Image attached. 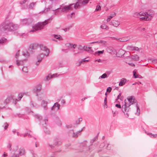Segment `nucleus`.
<instances>
[{
  "label": "nucleus",
  "mask_w": 157,
  "mask_h": 157,
  "mask_svg": "<svg viewBox=\"0 0 157 157\" xmlns=\"http://www.w3.org/2000/svg\"><path fill=\"white\" fill-rule=\"evenodd\" d=\"M19 26L12 22L9 21H5L0 25V31L12 32L17 30Z\"/></svg>",
  "instance_id": "f257e3e1"
},
{
  "label": "nucleus",
  "mask_w": 157,
  "mask_h": 157,
  "mask_svg": "<svg viewBox=\"0 0 157 157\" xmlns=\"http://www.w3.org/2000/svg\"><path fill=\"white\" fill-rule=\"evenodd\" d=\"M78 2H77L74 5L73 4H71L69 6H65L62 8H58L56 10L59 9L61 10V11L66 12L69 10H72L73 7L75 9H76L80 8L81 6L87 3L89 0H78Z\"/></svg>",
  "instance_id": "f03ea898"
},
{
  "label": "nucleus",
  "mask_w": 157,
  "mask_h": 157,
  "mask_svg": "<svg viewBox=\"0 0 157 157\" xmlns=\"http://www.w3.org/2000/svg\"><path fill=\"white\" fill-rule=\"evenodd\" d=\"M40 48L41 51L37 56V60L34 62V64L36 65H38L39 64L45 56H48L50 52L49 49L44 46H40Z\"/></svg>",
  "instance_id": "7ed1b4c3"
},
{
  "label": "nucleus",
  "mask_w": 157,
  "mask_h": 157,
  "mask_svg": "<svg viewBox=\"0 0 157 157\" xmlns=\"http://www.w3.org/2000/svg\"><path fill=\"white\" fill-rule=\"evenodd\" d=\"M52 20V18H50L45 20L44 21L38 22L33 26V29L31 30L29 32H34L43 29L44 26Z\"/></svg>",
  "instance_id": "20e7f679"
},
{
  "label": "nucleus",
  "mask_w": 157,
  "mask_h": 157,
  "mask_svg": "<svg viewBox=\"0 0 157 157\" xmlns=\"http://www.w3.org/2000/svg\"><path fill=\"white\" fill-rule=\"evenodd\" d=\"M135 99L132 97H130L129 98H127V100H125L124 104L122 106V110L123 112H125L127 109L129 110V107L134 102Z\"/></svg>",
  "instance_id": "39448f33"
},
{
  "label": "nucleus",
  "mask_w": 157,
  "mask_h": 157,
  "mask_svg": "<svg viewBox=\"0 0 157 157\" xmlns=\"http://www.w3.org/2000/svg\"><path fill=\"white\" fill-rule=\"evenodd\" d=\"M31 23L30 19H24L20 20V25L23 26L28 25Z\"/></svg>",
  "instance_id": "423d86ee"
},
{
  "label": "nucleus",
  "mask_w": 157,
  "mask_h": 157,
  "mask_svg": "<svg viewBox=\"0 0 157 157\" xmlns=\"http://www.w3.org/2000/svg\"><path fill=\"white\" fill-rule=\"evenodd\" d=\"M106 52L111 54H114L116 53V51L115 49L111 47H107L106 49Z\"/></svg>",
  "instance_id": "0eeeda50"
},
{
  "label": "nucleus",
  "mask_w": 157,
  "mask_h": 157,
  "mask_svg": "<svg viewBox=\"0 0 157 157\" xmlns=\"http://www.w3.org/2000/svg\"><path fill=\"white\" fill-rule=\"evenodd\" d=\"M19 153L16 155L14 154L12 157H19L20 155H24L25 153V150L23 148H20L19 150Z\"/></svg>",
  "instance_id": "6e6552de"
},
{
  "label": "nucleus",
  "mask_w": 157,
  "mask_h": 157,
  "mask_svg": "<svg viewBox=\"0 0 157 157\" xmlns=\"http://www.w3.org/2000/svg\"><path fill=\"white\" fill-rule=\"evenodd\" d=\"M110 24L115 27H117L120 25V22L117 20H113L110 22Z\"/></svg>",
  "instance_id": "1a4fd4ad"
},
{
  "label": "nucleus",
  "mask_w": 157,
  "mask_h": 157,
  "mask_svg": "<svg viewBox=\"0 0 157 157\" xmlns=\"http://www.w3.org/2000/svg\"><path fill=\"white\" fill-rule=\"evenodd\" d=\"M13 100V96L11 95L7 98L5 100L4 103L7 104H9L11 100Z\"/></svg>",
  "instance_id": "9d476101"
},
{
  "label": "nucleus",
  "mask_w": 157,
  "mask_h": 157,
  "mask_svg": "<svg viewBox=\"0 0 157 157\" xmlns=\"http://www.w3.org/2000/svg\"><path fill=\"white\" fill-rule=\"evenodd\" d=\"M127 49L129 51H138L139 48L136 47L128 46L127 47Z\"/></svg>",
  "instance_id": "9b49d317"
},
{
  "label": "nucleus",
  "mask_w": 157,
  "mask_h": 157,
  "mask_svg": "<svg viewBox=\"0 0 157 157\" xmlns=\"http://www.w3.org/2000/svg\"><path fill=\"white\" fill-rule=\"evenodd\" d=\"M124 53L125 52L122 49L119 50L116 53L117 56L119 57H122Z\"/></svg>",
  "instance_id": "f8f14e48"
},
{
  "label": "nucleus",
  "mask_w": 157,
  "mask_h": 157,
  "mask_svg": "<svg viewBox=\"0 0 157 157\" xmlns=\"http://www.w3.org/2000/svg\"><path fill=\"white\" fill-rule=\"evenodd\" d=\"M129 57L132 60L135 61H138L139 59V56L137 55H134L131 56H129Z\"/></svg>",
  "instance_id": "ddd939ff"
},
{
  "label": "nucleus",
  "mask_w": 157,
  "mask_h": 157,
  "mask_svg": "<svg viewBox=\"0 0 157 157\" xmlns=\"http://www.w3.org/2000/svg\"><path fill=\"white\" fill-rule=\"evenodd\" d=\"M58 75H58L57 74H53L52 75H48L46 77V80H49L51 78H52L57 77Z\"/></svg>",
  "instance_id": "4468645a"
},
{
  "label": "nucleus",
  "mask_w": 157,
  "mask_h": 157,
  "mask_svg": "<svg viewBox=\"0 0 157 157\" xmlns=\"http://www.w3.org/2000/svg\"><path fill=\"white\" fill-rule=\"evenodd\" d=\"M146 15L148 16H151L150 17L151 18V19H152L153 16L154 15L155 13L152 10H148L146 13Z\"/></svg>",
  "instance_id": "2eb2a0df"
},
{
  "label": "nucleus",
  "mask_w": 157,
  "mask_h": 157,
  "mask_svg": "<svg viewBox=\"0 0 157 157\" xmlns=\"http://www.w3.org/2000/svg\"><path fill=\"white\" fill-rule=\"evenodd\" d=\"M41 90V86L39 85L37 86L33 90V91L35 93H38Z\"/></svg>",
  "instance_id": "dca6fc26"
},
{
  "label": "nucleus",
  "mask_w": 157,
  "mask_h": 157,
  "mask_svg": "<svg viewBox=\"0 0 157 157\" xmlns=\"http://www.w3.org/2000/svg\"><path fill=\"white\" fill-rule=\"evenodd\" d=\"M82 129L80 131H79L78 132H77L76 133H75L73 130L71 131L70 132V134H71L73 133V135H72V136L74 137H77L78 136V134L80 132L82 131Z\"/></svg>",
  "instance_id": "f3484780"
},
{
  "label": "nucleus",
  "mask_w": 157,
  "mask_h": 157,
  "mask_svg": "<svg viewBox=\"0 0 157 157\" xmlns=\"http://www.w3.org/2000/svg\"><path fill=\"white\" fill-rule=\"evenodd\" d=\"M126 81V79L124 78H122L120 82L119 85L120 86H122L125 84Z\"/></svg>",
  "instance_id": "a211bd4d"
},
{
  "label": "nucleus",
  "mask_w": 157,
  "mask_h": 157,
  "mask_svg": "<svg viewBox=\"0 0 157 157\" xmlns=\"http://www.w3.org/2000/svg\"><path fill=\"white\" fill-rule=\"evenodd\" d=\"M145 17H142L140 18V21L145 20V21H149L151 19V18L149 17L147 15L144 16Z\"/></svg>",
  "instance_id": "6ab92c4d"
},
{
  "label": "nucleus",
  "mask_w": 157,
  "mask_h": 157,
  "mask_svg": "<svg viewBox=\"0 0 157 157\" xmlns=\"http://www.w3.org/2000/svg\"><path fill=\"white\" fill-rule=\"evenodd\" d=\"M83 49L85 51L90 52H93V50L91 49V47H87V46H84L83 47Z\"/></svg>",
  "instance_id": "aec40b11"
},
{
  "label": "nucleus",
  "mask_w": 157,
  "mask_h": 157,
  "mask_svg": "<svg viewBox=\"0 0 157 157\" xmlns=\"http://www.w3.org/2000/svg\"><path fill=\"white\" fill-rule=\"evenodd\" d=\"M60 107V105L58 104L57 102L55 103L52 107L51 108V109L53 110L55 107H57V110H59V109Z\"/></svg>",
  "instance_id": "412c9836"
},
{
  "label": "nucleus",
  "mask_w": 157,
  "mask_h": 157,
  "mask_svg": "<svg viewBox=\"0 0 157 157\" xmlns=\"http://www.w3.org/2000/svg\"><path fill=\"white\" fill-rule=\"evenodd\" d=\"M86 58H85L84 59H82L81 61L79 62L78 63H76V65L78 66H79L83 62H88L89 60H85Z\"/></svg>",
  "instance_id": "4be33fe9"
},
{
  "label": "nucleus",
  "mask_w": 157,
  "mask_h": 157,
  "mask_svg": "<svg viewBox=\"0 0 157 157\" xmlns=\"http://www.w3.org/2000/svg\"><path fill=\"white\" fill-rule=\"evenodd\" d=\"M52 6H49L47 8H46L45 9L44 11H42L43 13H45L47 12L50 11V10L52 9Z\"/></svg>",
  "instance_id": "5701e85b"
},
{
  "label": "nucleus",
  "mask_w": 157,
  "mask_h": 157,
  "mask_svg": "<svg viewBox=\"0 0 157 157\" xmlns=\"http://www.w3.org/2000/svg\"><path fill=\"white\" fill-rule=\"evenodd\" d=\"M100 28L103 29L108 30L109 29V27L105 24H103L100 26Z\"/></svg>",
  "instance_id": "b1692460"
},
{
  "label": "nucleus",
  "mask_w": 157,
  "mask_h": 157,
  "mask_svg": "<svg viewBox=\"0 0 157 157\" xmlns=\"http://www.w3.org/2000/svg\"><path fill=\"white\" fill-rule=\"evenodd\" d=\"M106 43V42L103 41V40H100V41H96L95 42H94L92 43H91L90 44H94L95 43H101L103 44H105V43Z\"/></svg>",
  "instance_id": "393cba45"
},
{
  "label": "nucleus",
  "mask_w": 157,
  "mask_h": 157,
  "mask_svg": "<svg viewBox=\"0 0 157 157\" xmlns=\"http://www.w3.org/2000/svg\"><path fill=\"white\" fill-rule=\"evenodd\" d=\"M23 60H16V64L17 65L19 66L20 65H22L23 64Z\"/></svg>",
  "instance_id": "a878e982"
},
{
  "label": "nucleus",
  "mask_w": 157,
  "mask_h": 157,
  "mask_svg": "<svg viewBox=\"0 0 157 157\" xmlns=\"http://www.w3.org/2000/svg\"><path fill=\"white\" fill-rule=\"evenodd\" d=\"M23 54V56L25 57H28L29 56V52L27 51H24Z\"/></svg>",
  "instance_id": "bb28decb"
},
{
  "label": "nucleus",
  "mask_w": 157,
  "mask_h": 157,
  "mask_svg": "<svg viewBox=\"0 0 157 157\" xmlns=\"http://www.w3.org/2000/svg\"><path fill=\"white\" fill-rule=\"evenodd\" d=\"M54 36L57 39L60 40H63L62 37L60 35H54Z\"/></svg>",
  "instance_id": "cd10ccee"
},
{
  "label": "nucleus",
  "mask_w": 157,
  "mask_h": 157,
  "mask_svg": "<svg viewBox=\"0 0 157 157\" xmlns=\"http://www.w3.org/2000/svg\"><path fill=\"white\" fill-rule=\"evenodd\" d=\"M47 102L44 101H43L42 103V105H43V106H44V108H45V109H46L47 108Z\"/></svg>",
  "instance_id": "c85d7f7f"
},
{
  "label": "nucleus",
  "mask_w": 157,
  "mask_h": 157,
  "mask_svg": "<svg viewBox=\"0 0 157 157\" xmlns=\"http://www.w3.org/2000/svg\"><path fill=\"white\" fill-rule=\"evenodd\" d=\"M65 46L66 48L69 49H71L72 47V44L69 43L66 44Z\"/></svg>",
  "instance_id": "c756f323"
},
{
  "label": "nucleus",
  "mask_w": 157,
  "mask_h": 157,
  "mask_svg": "<svg viewBox=\"0 0 157 157\" xmlns=\"http://www.w3.org/2000/svg\"><path fill=\"white\" fill-rule=\"evenodd\" d=\"M107 77H108V76H107V75L106 73H104V74H103L102 75L100 76L99 77V79L105 78Z\"/></svg>",
  "instance_id": "7c9ffc66"
},
{
  "label": "nucleus",
  "mask_w": 157,
  "mask_h": 157,
  "mask_svg": "<svg viewBox=\"0 0 157 157\" xmlns=\"http://www.w3.org/2000/svg\"><path fill=\"white\" fill-rule=\"evenodd\" d=\"M22 70L24 73H26L28 72V69L27 67H24L22 68Z\"/></svg>",
  "instance_id": "2f4dec72"
},
{
  "label": "nucleus",
  "mask_w": 157,
  "mask_h": 157,
  "mask_svg": "<svg viewBox=\"0 0 157 157\" xmlns=\"http://www.w3.org/2000/svg\"><path fill=\"white\" fill-rule=\"evenodd\" d=\"M36 2H33L31 3L29 5V7L31 9H33L34 5L36 4Z\"/></svg>",
  "instance_id": "473e14b6"
},
{
  "label": "nucleus",
  "mask_w": 157,
  "mask_h": 157,
  "mask_svg": "<svg viewBox=\"0 0 157 157\" xmlns=\"http://www.w3.org/2000/svg\"><path fill=\"white\" fill-rule=\"evenodd\" d=\"M133 16L134 17H140L139 13L137 12L135 13H134Z\"/></svg>",
  "instance_id": "72a5a7b5"
},
{
  "label": "nucleus",
  "mask_w": 157,
  "mask_h": 157,
  "mask_svg": "<svg viewBox=\"0 0 157 157\" xmlns=\"http://www.w3.org/2000/svg\"><path fill=\"white\" fill-rule=\"evenodd\" d=\"M107 96H106V97H105V100H104V107H105L106 108L107 107Z\"/></svg>",
  "instance_id": "f704fd0d"
},
{
  "label": "nucleus",
  "mask_w": 157,
  "mask_h": 157,
  "mask_svg": "<svg viewBox=\"0 0 157 157\" xmlns=\"http://www.w3.org/2000/svg\"><path fill=\"white\" fill-rule=\"evenodd\" d=\"M6 39L4 38L0 40V44H2L5 42L6 41Z\"/></svg>",
  "instance_id": "c9c22d12"
},
{
  "label": "nucleus",
  "mask_w": 157,
  "mask_h": 157,
  "mask_svg": "<svg viewBox=\"0 0 157 157\" xmlns=\"http://www.w3.org/2000/svg\"><path fill=\"white\" fill-rule=\"evenodd\" d=\"M104 50L102 51H98L95 53V54H98V55H99L100 54H103L104 52Z\"/></svg>",
  "instance_id": "e433bc0d"
},
{
  "label": "nucleus",
  "mask_w": 157,
  "mask_h": 157,
  "mask_svg": "<svg viewBox=\"0 0 157 157\" xmlns=\"http://www.w3.org/2000/svg\"><path fill=\"white\" fill-rule=\"evenodd\" d=\"M12 144L11 143H9L7 146V147L8 148L10 151H11L12 150L11 148Z\"/></svg>",
  "instance_id": "4c0bfd02"
},
{
  "label": "nucleus",
  "mask_w": 157,
  "mask_h": 157,
  "mask_svg": "<svg viewBox=\"0 0 157 157\" xmlns=\"http://www.w3.org/2000/svg\"><path fill=\"white\" fill-rule=\"evenodd\" d=\"M148 135L150 136H151L153 137H157V134H153L152 133H149L147 134Z\"/></svg>",
  "instance_id": "58836bf2"
},
{
  "label": "nucleus",
  "mask_w": 157,
  "mask_h": 157,
  "mask_svg": "<svg viewBox=\"0 0 157 157\" xmlns=\"http://www.w3.org/2000/svg\"><path fill=\"white\" fill-rule=\"evenodd\" d=\"M101 10V7L100 5H98L96 6L95 10L96 11H98Z\"/></svg>",
  "instance_id": "ea45409f"
},
{
  "label": "nucleus",
  "mask_w": 157,
  "mask_h": 157,
  "mask_svg": "<svg viewBox=\"0 0 157 157\" xmlns=\"http://www.w3.org/2000/svg\"><path fill=\"white\" fill-rule=\"evenodd\" d=\"M140 14V16H146V13H144L143 12H141L139 13Z\"/></svg>",
  "instance_id": "a19ab883"
},
{
  "label": "nucleus",
  "mask_w": 157,
  "mask_h": 157,
  "mask_svg": "<svg viewBox=\"0 0 157 157\" xmlns=\"http://www.w3.org/2000/svg\"><path fill=\"white\" fill-rule=\"evenodd\" d=\"M58 144V142L57 141H56L54 144H53L50 145V146L51 147V148H52V147H54V146Z\"/></svg>",
  "instance_id": "79ce46f5"
},
{
  "label": "nucleus",
  "mask_w": 157,
  "mask_h": 157,
  "mask_svg": "<svg viewBox=\"0 0 157 157\" xmlns=\"http://www.w3.org/2000/svg\"><path fill=\"white\" fill-rule=\"evenodd\" d=\"M23 97V94L20 93L19 94L18 100H20Z\"/></svg>",
  "instance_id": "37998d69"
},
{
  "label": "nucleus",
  "mask_w": 157,
  "mask_h": 157,
  "mask_svg": "<svg viewBox=\"0 0 157 157\" xmlns=\"http://www.w3.org/2000/svg\"><path fill=\"white\" fill-rule=\"evenodd\" d=\"M112 18V17L108 16V18L106 19V21L107 22L109 21Z\"/></svg>",
  "instance_id": "c03bdc74"
},
{
  "label": "nucleus",
  "mask_w": 157,
  "mask_h": 157,
  "mask_svg": "<svg viewBox=\"0 0 157 157\" xmlns=\"http://www.w3.org/2000/svg\"><path fill=\"white\" fill-rule=\"evenodd\" d=\"M133 76H134V77L135 78H137L138 77V75H136V72L134 71H133Z\"/></svg>",
  "instance_id": "a18cd8bd"
},
{
  "label": "nucleus",
  "mask_w": 157,
  "mask_h": 157,
  "mask_svg": "<svg viewBox=\"0 0 157 157\" xmlns=\"http://www.w3.org/2000/svg\"><path fill=\"white\" fill-rule=\"evenodd\" d=\"M136 107L137 108V112H138V114H140V109H139V106L138 105H136Z\"/></svg>",
  "instance_id": "49530a36"
},
{
  "label": "nucleus",
  "mask_w": 157,
  "mask_h": 157,
  "mask_svg": "<svg viewBox=\"0 0 157 157\" xmlns=\"http://www.w3.org/2000/svg\"><path fill=\"white\" fill-rule=\"evenodd\" d=\"M5 124V126H4V129H6L8 127V124L7 123H6Z\"/></svg>",
  "instance_id": "de8ad7c7"
},
{
  "label": "nucleus",
  "mask_w": 157,
  "mask_h": 157,
  "mask_svg": "<svg viewBox=\"0 0 157 157\" xmlns=\"http://www.w3.org/2000/svg\"><path fill=\"white\" fill-rule=\"evenodd\" d=\"M111 90L112 88L111 87H109L107 89L106 91L107 92H110L111 91Z\"/></svg>",
  "instance_id": "09e8293b"
},
{
  "label": "nucleus",
  "mask_w": 157,
  "mask_h": 157,
  "mask_svg": "<svg viewBox=\"0 0 157 157\" xmlns=\"http://www.w3.org/2000/svg\"><path fill=\"white\" fill-rule=\"evenodd\" d=\"M36 118L39 120H40L42 119L41 116H40L39 115H36Z\"/></svg>",
  "instance_id": "8fccbe9b"
},
{
  "label": "nucleus",
  "mask_w": 157,
  "mask_h": 157,
  "mask_svg": "<svg viewBox=\"0 0 157 157\" xmlns=\"http://www.w3.org/2000/svg\"><path fill=\"white\" fill-rule=\"evenodd\" d=\"M19 55V50L16 53L15 55V58H17Z\"/></svg>",
  "instance_id": "3c124183"
},
{
  "label": "nucleus",
  "mask_w": 157,
  "mask_h": 157,
  "mask_svg": "<svg viewBox=\"0 0 157 157\" xmlns=\"http://www.w3.org/2000/svg\"><path fill=\"white\" fill-rule=\"evenodd\" d=\"M27 1V0H24L23 1H21L20 2L21 4H23L25 3V2Z\"/></svg>",
  "instance_id": "603ef678"
},
{
  "label": "nucleus",
  "mask_w": 157,
  "mask_h": 157,
  "mask_svg": "<svg viewBox=\"0 0 157 157\" xmlns=\"http://www.w3.org/2000/svg\"><path fill=\"white\" fill-rule=\"evenodd\" d=\"M152 63H157V59H154V60H152Z\"/></svg>",
  "instance_id": "864d4df0"
},
{
  "label": "nucleus",
  "mask_w": 157,
  "mask_h": 157,
  "mask_svg": "<svg viewBox=\"0 0 157 157\" xmlns=\"http://www.w3.org/2000/svg\"><path fill=\"white\" fill-rule=\"evenodd\" d=\"M115 106L119 108H121V105L119 104H117L115 105Z\"/></svg>",
  "instance_id": "5fc2aeb1"
},
{
  "label": "nucleus",
  "mask_w": 157,
  "mask_h": 157,
  "mask_svg": "<svg viewBox=\"0 0 157 157\" xmlns=\"http://www.w3.org/2000/svg\"><path fill=\"white\" fill-rule=\"evenodd\" d=\"M82 119L81 118H80L78 119V123L77 122L76 123L77 124H79L80 123V122L81 121H82Z\"/></svg>",
  "instance_id": "6e6d98bb"
},
{
  "label": "nucleus",
  "mask_w": 157,
  "mask_h": 157,
  "mask_svg": "<svg viewBox=\"0 0 157 157\" xmlns=\"http://www.w3.org/2000/svg\"><path fill=\"white\" fill-rule=\"evenodd\" d=\"M116 15V13H114L113 14H111L109 16L110 17H112V18L113 17L115 16Z\"/></svg>",
  "instance_id": "4d7b16f0"
},
{
  "label": "nucleus",
  "mask_w": 157,
  "mask_h": 157,
  "mask_svg": "<svg viewBox=\"0 0 157 157\" xmlns=\"http://www.w3.org/2000/svg\"><path fill=\"white\" fill-rule=\"evenodd\" d=\"M119 41L121 42H125L127 40H123L122 39H119Z\"/></svg>",
  "instance_id": "13d9d810"
},
{
  "label": "nucleus",
  "mask_w": 157,
  "mask_h": 157,
  "mask_svg": "<svg viewBox=\"0 0 157 157\" xmlns=\"http://www.w3.org/2000/svg\"><path fill=\"white\" fill-rule=\"evenodd\" d=\"M77 45L75 44H74L73 45L72 44V47L73 48L75 49Z\"/></svg>",
  "instance_id": "bf43d9fd"
},
{
  "label": "nucleus",
  "mask_w": 157,
  "mask_h": 157,
  "mask_svg": "<svg viewBox=\"0 0 157 157\" xmlns=\"http://www.w3.org/2000/svg\"><path fill=\"white\" fill-rule=\"evenodd\" d=\"M121 93H120L117 96V98L116 99V100H117V99H119V97L121 96Z\"/></svg>",
  "instance_id": "052dcab7"
},
{
  "label": "nucleus",
  "mask_w": 157,
  "mask_h": 157,
  "mask_svg": "<svg viewBox=\"0 0 157 157\" xmlns=\"http://www.w3.org/2000/svg\"><path fill=\"white\" fill-rule=\"evenodd\" d=\"M98 61V62H101V60L100 59H99L98 60H96L95 61Z\"/></svg>",
  "instance_id": "680f3d73"
},
{
  "label": "nucleus",
  "mask_w": 157,
  "mask_h": 157,
  "mask_svg": "<svg viewBox=\"0 0 157 157\" xmlns=\"http://www.w3.org/2000/svg\"><path fill=\"white\" fill-rule=\"evenodd\" d=\"M128 64L130 66H135V65L134 64H132V63H128Z\"/></svg>",
  "instance_id": "e2e57ef3"
},
{
  "label": "nucleus",
  "mask_w": 157,
  "mask_h": 157,
  "mask_svg": "<svg viewBox=\"0 0 157 157\" xmlns=\"http://www.w3.org/2000/svg\"><path fill=\"white\" fill-rule=\"evenodd\" d=\"M3 156H7V154L6 153H4L3 154Z\"/></svg>",
  "instance_id": "0e129e2a"
},
{
  "label": "nucleus",
  "mask_w": 157,
  "mask_h": 157,
  "mask_svg": "<svg viewBox=\"0 0 157 157\" xmlns=\"http://www.w3.org/2000/svg\"><path fill=\"white\" fill-rule=\"evenodd\" d=\"M63 103V104L65 103V101L64 100H62L61 101Z\"/></svg>",
  "instance_id": "69168bd1"
},
{
  "label": "nucleus",
  "mask_w": 157,
  "mask_h": 157,
  "mask_svg": "<svg viewBox=\"0 0 157 157\" xmlns=\"http://www.w3.org/2000/svg\"><path fill=\"white\" fill-rule=\"evenodd\" d=\"M142 29L143 31H145L146 30L145 28H142Z\"/></svg>",
  "instance_id": "338daca9"
},
{
  "label": "nucleus",
  "mask_w": 157,
  "mask_h": 157,
  "mask_svg": "<svg viewBox=\"0 0 157 157\" xmlns=\"http://www.w3.org/2000/svg\"><path fill=\"white\" fill-rule=\"evenodd\" d=\"M24 35H25V34H24V33H22V34H21V35H21V36H24Z\"/></svg>",
  "instance_id": "774afa93"
}]
</instances>
